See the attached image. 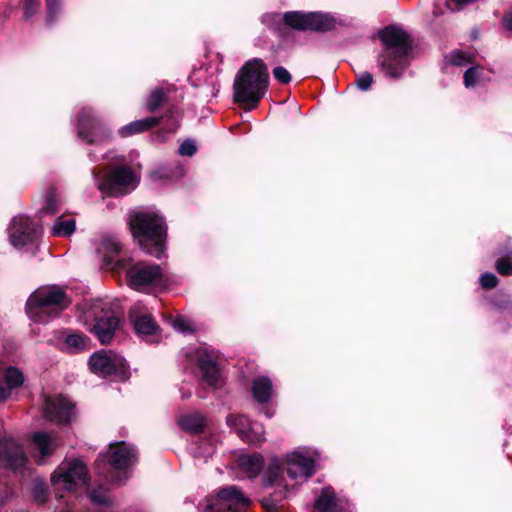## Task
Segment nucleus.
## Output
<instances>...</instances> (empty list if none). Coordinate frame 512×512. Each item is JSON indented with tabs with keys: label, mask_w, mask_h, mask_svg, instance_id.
<instances>
[{
	"label": "nucleus",
	"mask_w": 512,
	"mask_h": 512,
	"mask_svg": "<svg viewBox=\"0 0 512 512\" xmlns=\"http://www.w3.org/2000/svg\"><path fill=\"white\" fill-rule=\"evenodd\" d=\"M383 48L377 57L381 72L392 79L400 78L409 65L412 43L409 34L400 27L389 25L379 32Z\"/></svg>",
	"instance_id": "f257e3e1"
},
{
	"label": "nucleus",
	"mask_w": 512,
	"mask_h": 512,
	"mask_svg": "<svg viewBox=\"0 0 512 512\" xmlns=\"http://www.w3.org/2000/svg\"><path fill=\"white\" fill-rule=\"evenodd\" d=\"M133 239L147 254L160 258L165 251L167 224L165 218L149 210L132 211L128 216Z\"/></svg>",
	"instance_id": "f03ea898"
},
{
	"label": "nucleus",
	"mask_w": 512,
	"mask_h": 512,
	"mask_svg": "<svg viewBox=\"0 0 512 512\" xmlns=\"http://www.w3.org/2000/svg\"><path fill=\"white\" fill-rule=\"evenodd\" d=\"M269 86L268 66L260 58L246 61L238 70L233 83V100L249 104V109L257 107Z\"/></svg>",
	"instance_id": "7ed1b4c3"
},
{
	"label": "nucleus",
	"mask_w": 512,
	"mask_h": 512,
	"mask_svg": "<svg viewBox=\"0 0 512 512\" xmlns=\"http://www.w3.org/2000/svg\"><path fill=\"white\" fill-rule=\"evenodd\" d=\"M72 303L66 290L59 285L37 288L26 302V313L34 322L46 323L60 316Z\"/></svg>",
	"instance_id": "20e7f679"
},
{
	"label": "nucleus",
	"mask_w": 512,
	"mask_h": 512,
	"mask_svg": "<svg viewBox=\"0 0 512 512\" xmlns=\"http://www.w3.org/2000/svg\"><path fill=\"white\" fill-rule=\"evenodd\" d=\"M138 461V451L124 441L111 443L107 453H101L95 461V469L107 481L119 483L120 476Z\"/></svg>",
	"instance_id": "39448f33"
},
{
	"label": "nucleus",
	"mask_w": 512,
	"mask_h": 512,
	"mask_svg": "<svg viewBox=\"0 0 512 512\" xmlns=\"http://www.w3.org/2000/svg\"><path fill=\"white\" fill-rule=\"evenodd\" d=\"M77 137L89 145H102L112 140V131L90 107L82 108L76 116Z\"/></svg>",
	"instance_id": "423d86ee"
},
{
	"label": "nucleus",
	"mask_w": 512,
	"mask_h": 512,
	"mask_svg": "<svg viewBox=\"0 0 512 512\" xmlns=\"http://www.w3.org/2000/svg\"><path fill=\"white\" fill-rule=\"evenodd\" d=\"M88 365L90 371L101 378L126 381L130 377L126 360L112 351L94 352L89 358Z\"/></svg>",
	"instance_id": "0eeeda50"
},
{
	"label": "nucleus",
	"mask_w": 512,
	"mask_h": 512,
	"mask_svg": "<svg viewBox=\"0 0 512 512\" xmlns=\"http://www.w3.org/2000/svg\"><path fill=\"white\" fill-rule=\"evenodd\" d=\"M127 283L137 292L150 293L165 284L163 269L158 264L138 262L128 268Z\"/></svg>",
	"instance_id": "6e6552de"
},
{
	"label": "nucleus",
	"mask_w": 512,
	"mask_h": 512,
	"mask_svg": "<svg viewBox=\"0 0 512 512\" xmlns=\"http://www.w3.org/2000/svg\"><path fill=\"white\" fill-rule=\"evenodd\" d=\"M288 27L298 31L326 33L336 28V19L326 13L288 11L282 16Z\"/></svg>",
	"instance_id": "1a4fd4ad"
},
{
	"label": "nucleus",
	"mask_w": 512,
	"mask_h": 512,
	"mask_svg": "<svg viewBox=\"0 0 512 512\" xmlns=\"http://www.w3.org/2000/svg\"><path fill=\"white\" fill-rule=\"evenodd\" d=\"M250 499L242 490L230 485L221 488L214 500L209 501L204 512H248Z\"/></svg>",
	"instance_id": "9d476101"
},
{
	"label": "nucleus",
	"mask_w": 512,
	"mask_h": 512,
	"mask_svg": "<svg viewBox=\"0 0 512 512\" xmlns=\"http://www.w3.org/2000/svg\"><path fill=\"white\" fill-rule=\"evenodd\" d=\"M119 324V315L111 307L104 305L99 313H95V323L90 332L97 337L101 344H109L114 338Z\"/></svg>",
	"instance_id": "9b49d317"
},
{
	"label": "nucleus",
	"mask_w": 512,
	"mask_h": 512,
	"mask_svg": "<svg viewBox=\"0 0 512 512\" xmlns=\"http://www.w3.org/2000/svg\"><path fill=\"white\" fill-rule=\"evenodd\" d=\"M4 425L0 420V466L13 471L20 470L27 462L23 447L12 438L3 437Z\"/></svg>",
	"instance_id": "f8f14e48"
},
{
	"label": "nucleus",
	"mask_w": 512,
	"mask_h": 512,
	"mask_svg": "<svg viewBox=\"0 0 512 512\" xmlns=\"http://www.w3.org/2000/svg\"><path fill=\"white\" fill-rule=\"evenodd\" d=\"M74 404L62 395L48 396L43 405V415L54 423H70L73 416Z\"/></svg>",
	"instance_id": "ddd939ff"
},
{
	"label": "nucleus",
	"mask_w": 512,
	"mask_h": 512,
	"mask_svg": "<svg viewBox=\"0 0 512 512\" xmlns=\"http://www.w3.org/2000/svg\"><path fill=\"white\" fill-rule=\"evenodd\" d=\"M38 236V229L31 218L16 216L9 227L10 242L15 247H23L32 243Z\"/></svg>",
	"instance_id": "4468645a"
},
{
	"label": "nucleus",
	"mask_w": 512,
	"mask_h": 512,
	"mask_svg": "<svg viewBox=\"0 0 512 512\" xmlns=\"http://www.w3.org/2000/svg\"><path fill=\"white\" fill-rule=\"evenodd\" d=\"M88 480L86 465L78 459H73L66 466L59 467L58 474L52 475V481L61 482L67 489L73 485L86 484Z\"/></svg>",
	"instance_id": "2eb2a0df"
},
{
	"label": "nucleus",
	"mask_w": 512,
	"mask_h": 512,
	"mask_svg": "<svg viewBox=\"0 0 512 512\" xmlns=\"http://www.w3.org/2000/svg\"><path fill=\"white\" fill-rule=\"evenodd\" d=\"M197 367L201 371V380L216 389L220 386V369L217 361L206 351L197 353Z\"/></svg>",
	"instance_id": "dca6fc26"
},
{
	"label": "nucleus",
	"mask_w": 512,
	"mask_h": 512,
	"mask_svg": "<svg viewBox=\"0 0 512 512\" xmlns=\"http://www.w3.org/2000/svg\"><path fill=\"white\" fill-rule=\"evenodd\" d=\"M315 461L300 453H292L287 460L286 472L291 479H307L314 474Z\"/></svg>",
	"instance_id": "f3484780"
},
{
	"label": "nucleus",
	"mask_w": 512,
	"mask_h": 512,
	"mask_svg": "<svg viewBox=\"0 0 512 512\" xmlns=\"http://www.w3.org/2000/svg\"><path fill=\"white\" fill-rule=\"evenodd\" d=\"M176 91L174 85L155 87L145 101V109L149 113H155L168 105L170 96Z\"/></svg>",
	"instance_id": "a211bd4d"
},
{
	"label": "nucleus",
	"mask_w": 512,
	"mask_h": 512,
	"mask_svg": "<svg viewBox=\"0 0 512 512\" xmlns=\"http://www.w3.org/2000/svg\"><path fill=\"white\" fill-rule=\"evenodd\" d=\"M314 508L318 512H343L344 503L337 498L335 490L331 486L322 488L316 498Z\"/></svg>",
	"instance_id": "6ab92c4d"
},
{
	"label": "nucleus",
	"mask_w": 512,
	"mask_h": 512,
	"mask_svg": "<svg viewBox=\"0 0 512 512\" xmlns=\"http://www.w3.org/2000/svg\"><path fill=\"white\" fill-rule=\"evenodd\" d=\"M498 258L495 261V270L501 276H512V238L507 237L495 251Z\"/></svg>",
	"instance_id": "aec40b11"
},
{
	"label": "nucleus",
	"mask_w": 512,
	"mask_h": 512,
	"mask_svg": "<svg viewBox=\"0 0 512 512\" xmlns=\"http://www.w3.org/2000/svg\"><path fill=\"white\" fill-rule=\"evenodd\" d=\"M156 117L161 118L162 126L156 133L153 134V139L163 143L168 139L170 134L177 132L180 127V120L175 116L174 110L172 108H169L161 116Z\"/></svg>",
	"instance_id": "412c9836"
},
{
	"label": "nucleus",
	"mask_w": 512,
	"mask_h": 512,
	"mask_svg": "<svg viewBox=\"0 0 512 512\" xmlns=\"http://www.w3.org/2000/svg\"><path fill=\"white\" fill-rule=\"evenodd\" d=\"M252 397L259 404H266L273 397V383L268 376H258L252 381Z\"/></svg>",
	"instance_id": "4be33fe9"
},
{
	"label": "nucleus",
	"mask_w": 512,
	"mask_h": 512,
	"mask_svg": "<svg viewBox=\"0 0 512 512\" xmlns=\"http://www.w3.org/2000/svg\"><path fill=\"white\" fill-rule=\"evenodd\" d=\"M161 124V118L156 116L135 120L119 129V135L123 138L143 133Z\"/></svg>",
	"instance_id": "5701e85b"
},
{
	"label": "nucleus",
	"mask_w": 512,
	"mask_h": 512,
	"mask_svg": "<svg viewBox=\"0 0 512 512\" xmlns=\"http://www.w3.org/2000/svg\"><path fill=\"white\" fill-rule=\"evenodd\" d=\"M238 466L247 475V477L255 478L263 470L264 459L262 455L257 453L252 455H241L238 458Z\"/></svg>",
	"instance_id": "b1692460"
},
{
	"label": "nucleus",
	"mask_w": 512,
	"mask_h": 512,
	"mask_svg": "<svg viewBox=\"0 0 512 512\" xmlns=\"http://www.w3.org/2000/svg\"><path fill=\"white\" fill-rule=\"evenodd\" d=\"M179 426L182 430L190 434H200L204 431L207 425L206 418L200 413H191L182 416L178 420Z\"/></svg>",
	"instance_id": "393cba45"
},
{
	"label": "nucleus",
	"mask_w": 512,
	"mask_h": 512,
	"mask_svg": "<svg viewBox=\"0 0 512 512\" xmlns=\"http://www.w3.org/2000/svg\"><path fill=\"white\" fill-rule=\"evenodd\" d=\"M64 343L67 347V351L72 354L90 349V338L78 331L67 334Z\"/></svg>",
	"instance_id": "a878e982"
},
{
	"label": "nucleus",
	"mask_w": 512,
	"mask_h": 512,
	"mask_svg": "<svg viewBox=\"0 0 512 512\" xmlns=\"http://www.w3.org/2000/svg\"><path fill=\"white\" fill-rule=\"evenodd\" d=\"M135 176L132 169L128 166H117L111 170L107 176V181L113 186L130 185Z\"/></svg>",
	"instance_id": "bb28decb"
},
{
	"label": "nucleus",
	"mask_w": 512,
	"mask_h": 512,
	"mask_svg": "<svg viewBox=\"0 0 512 512\" xmlns=\"http://www.w3.org/2000/svg\"><path fill=\"white\" fill-rule=\"evenodd\" d=\"M134 330L138 335L151 336L160 331V328L151 315H142L134 319Z\"/></svg>",
	"instance_id": "cd10ccee"
},
{
	"label": "nucleus",
	"mask_w": 512,
	"mask_h": 512,
	"mask_svg": "<svg viewBox=\"0 0 512 512\" xmlns=\"http://www.w3.org/2000/svg\"><path fill=\"white\" fill-rule=\"evenodd\" d=\"M76 229V222L73 218L64 219L63 216L58 217L51 229V234L54 237H68L74 233Z\"/></svg>",
	"instance_id": "c85d7f7f"
},
{
	"label": "nucleus",
	"mask_w": 512,
	"mask_h": 512,
	"mask_svg": "<svg viewBox=\"0 0 512 512\" xmlns=\"http://www.w3.org/2000/svg\"><path fill=\"white\" fill-rule=\"evenodd\" d=\"M226 423L229 427L233 428L239 437H247L245 431L252 423L251 420L241 414H229L226 417Z\"/></svg>",
	"instance_id": "c756f323"
},
{
	"label": "nucleus",
	"mask_w": 512,
	"mask_h": 512,
	"mask_svg": "<svg viewBox=\"0 0 512 512\" xmlns=\"http://www.w3.org/2000/svg\"><path fill=\"white\" fill-rule=\"evenodd\" d=\"M60 211V199L54 187H50L45 194L44 205L41 213L53 216Z\"/></svg>",
	"instance_id": "7c9ffc66"
},
{
	"label": "nucleus",
	"mask_w": 512,
	"mask_h": 512,
	"mask_svg": "<svg viewBox=\"0 0 512 512\" xmlns=\"http://www.w3.org/2000/svg\"><path fill=\"white\" fill-rule=\"evenodd\" d=\"M492 309L499 312H512V299L509 294L499 291L488 299Z\"/></svg>",
	"instance_id": "2f4dec72"
},
{
	"label": "nucleus",
	"mask_w": 512,
	"mask_h": 512,
	"mask_svg": "<svg viewBox=\"0 0 512 512\" xmlns=\"http://www.w3.org/2000/svg\"><path fill=\"white\" fill-rule=\"evenodd\" d=\"M24 375L22 371H20L17 367L9 366L4 371V381L6 383L7 389H10V392L14 389L21 387L24 383Z\"/></svg>",
	"instance_id": "473e14b6"
},
{
	"label": "nucleus",
	"mask_w": 512,
	"mask_h": 512,
	"mask_svg": "<svg viewBox=\"0 0 512 512\" xmlns=\"http://www.w3.org/2000/svg\"><path fill=\"white\" fill-rule=\"evenodd\" d=\"M282 471L281 461L274 457L264 471L263 483L265 486H272L277 483Z\"/></svg>",
	"instance_id": "72a5a7b5"
},
{
	"label": "nucleus",
	"mask_w": 512,
	"mask_h": 512,
	"mask_svg": "<svg viewBox=\"0 0 512 512\" xmlns=\"http://www.w3.org/2000/svg\"><path fill=\"white\" fill-rule=\"evenodd\" d=\"M32 441L42 456H49L54 452V446L48 433L42 431L35 432Z\"/></svg>",
	"instance_id": "f704fd0d"
},
{
	"label": "nucleus",
	"mask_w": 512,
	"mask_h": 512,
	"mask_svg": "<svg viewBox=\"0 0 512 512\" xmlns=\"http://www.w3.org/2000/svg\"><path fill=\"white\" fill-rule=\"evenodd\" d=\"M282 498V492L271 494L269 496L263 497L260 500V503L265 510V512H280L279 511V502Z\"/></svg>",
	"instance_id": "c9c22d12"
},
{
	"label": "nucleus",
	"mask_w": 512,
	"mask_h": 512,
	"mask_svg": "<svg viewBox=\"0 0 512 512\" xmlns=\"http://www.w3.org/2000/svg\"><path fill=\"white\" fill-rule=\"evenodd\" d=\"M247 437H240L244 442L249 444H259L264 441V430L262 427L258 430L253 423L245 431Z\"/></svg>",
	"instance_id": "e433bc0d"
},
{
	"label": "nucleus",
	"mask_w": 512,
	"mask_h": 512,
	"mask_svg": "<svg viewBox=\"0 0 512 512\" xmlns=\"http://www.w3.org/2000/svg\"><path fill=\"white\" fill-rule=\"evenodd\" d=\"M14 497L13 486L6 481H0V508L8 504Z\"/></svg>",
	"instance_id": "4c0bfd02"
},
{
	"label": "nucleus",
	"mask_w": 512,
	"mask_h": 512,
	"mask_svg": "<svg viewBox=\"0 0 512 512\" xmlns=\"http://www.w3.org/2000/svg\"><path fill=\"white\" fill-rule=\"evenodd\" d=\"M40 0H22L23 17L25 20L31 19L40 9Z\"/></svg>",
	"instance_id": "58836bf2"
},
{
	"label": "nucleus",
	"mask_w": 512,
	"mask_h": 512,
	"mask_svg": "<svg viewBox=\"0 0 512 512\" xmlns=\"http://www.w3.org/2000/svg\"><path fill=\"white\" fill-rule=\"evenodd\" d=\"M472 61V57L461 50H453L449 55V62L454 66H465Z\"/></svg>",
	"instance_id": "ea45409f"
},
{
	"label": "nucleus",
	"mask_w": 512,
	"mask_h": 512,
	"mask_svg": "<svg viewBox=\"0 0 512 512\" xmlns=\"http://www.w3.org/2000/svg\"><path fill=\"white\" fill-rule=\"evenodd\" d=\"M89 496L91 501L97 505L111 506L113 504L112 499L101 488L92 490Z\"/></svg>",
	"instance_id": "a19ab883"
},
{
	"label": "nucleus",
	"mask_w": 512,
	"mask_h": 512,
	"mask_svg": "<svg viewBox=\"0 0 512 512\" xmlns=\"http://www.w3.org/2000/svg\"><path fill=\"white\" fill-rule=\"evenodd\" d=\"M46 9H47V22L48 24H52L61 9V0H46Z\"/></svg>",
	"instance_id": "79ce46f5"
},
{
	"label": "nucleus",
	"mask_w": 512,
	"mask_h": 512,
	"mask_svg": "<svg viewBox=\"0 0 512 512\" xmlns=\"http://www.w3.org/2000/svg\"><path fill=\"white\" fill-rule=\"evenodd\" d=\"M480 68L478 66H473L468 68L463 76L464 85L466 88H470L475 86L479 79Z\"/></svg>",
	"instance_id": "37998d69"
},
{
	"label": "nucleus",
	"mask_w": 512,
	"mask_h": 512,
	"mask_svg": "<svg viewBox=\"0 0 512 512\" xmlns=\"http://www.w3.org/2000/svg\"><path fill=\"white\" fill-rule=\"evenodd\" d=\"M355 84L362 91L369 90L373 84L372 74L369 72H362L357 74Z\"/></svg>",
	"instance_id": "c03bdc74"
},
{
	"label": "nucleus",
	"mask_w": 512,
	"mask_h": 512,
	"mask_svg": "<svg viewBox=\"0 0 512 512\" xmlns=\"http://www.w3.org/2000/svg\"><path fill=\"white\" fill-rule=\"evenodd\" d=\"M32 494L38 503H45L48 499V490L43 482H38L33 485Z\"/></svg>",
	"instance_id": "a18cd8bd"
},
{
	"label": "nucleus",
	"mask_w": 512,
	"mask_h": 512,
	"mask_svg": "<svg viewBox=\"0 0 512 512\" xmlns=\"http://www.w3.org/2000/svg\"><path fill=\"white\" fill-rule=\"evenodd\" d=\"M272 74H273L274 79L283 85L289 84L292 80L291 74L283 66L275 67L272 70Z\"/></svg>",
	"instance_id": "49530a36"
},
{
	"label": "nucleus",
	"mask_w": 512,
	"mask_h": 512,
	"mask_svg": "<svg viewBox=\"0 0 512 512\" xmlns=\"http://www.w3.org/2000/svg\"><path fill=\"white\" fill-rule=\"evenodd\" d=\"M480 284L484 289H493L495 288L498 283L499 279L497 276L490 272H485L480 276Z\"/></svg>",
	"instance_id": "de8ad7c7"
},
{
	"label": "nucleus",
	"mask_w": 512,
	"mask_h": 512,
	"mask_svg": "<svg viewBox=\"0 0 512 512\" xmlns=\"http://www.w3.org/2000/svg\"><path fill=\"white\" fill-rule=\"evenodd\" d=\"M178 152L182 156H193L197 152V146L191 139H186L180 145Z\"/></svg>",
	"instance_id": "09e8293b"
},
{
	"label": "nucleus",
	"mask_w": 512,
	"mask_h": 512,
	"mask_svg": "<svg viewBox=\"0 0 512 512\" xmlns=\"http://www.w3.org/2000/svg\"><path fill=\"white\" fill-rule=\"evenodd\" d=\"M102 245L108 252L114 254H118L121 251V244L113 238H105Z\"/></svg>",
	"instance_id": "8fccbe9b"
},
{
	"label": "nucleus",
	"mask_w": 512,
	"mask_h": 512,
	"mask_svg": "<svg viewBox=\"0 0 512 512\" xmlns=\"http://www.w3.org/2000/svg\"><path fill=\"white\" fill-rule=\"evenodd\" d=\"M174 326L182 332L192 331L189 324L184 320L175 321Z\"/></svg>",
	"instance_id": "3c124183"
},
{
	"label": "nucleus",
	"mask_w": 512,
	"mask_h": 512,
	"mask_svg": "<svg viewBox=\"0 0 512 512\" xmlns=\"http://www.w3.org/2000/svg\"><path fill=\"white\" fill-rule=\"evenodd\" d=\"M503 25L506 29L512 30V12L504 16Z\"/></svg>",
	"instance_id": "603ef678"
},
{
	"label": "nucleus",
	"mask_w": 512,
	"mask_h": 512,
	"mask_svg": "<svg viewBox=\"0 0 512 512\" xmlns=\"http://www.w3.org/2000/svg\"><path fill=\"white\" fill-rule=\"evenodd\" d=\"M451 2H453L456 6V8H459L461 6H464V5H468V4H471V3H474L476 2L477 0H450Z\"/></svg>",
	"instance_id": "864d4df0"
},
{
	"label": "nucleus",
	"mask_w": 512,
	"mask_h": 512,
	"mask_svg": "<svg viewBox=\"0 0 512 512\" xmlns=\"http://www.w3.org/2000/svg\"><path fill=\"white\" fill-rule=\"evenodd\" d=\"M189 397H190V393L183 395V398H189Z\"/></svg>",
	"instance_id": "5fc2aeb1"
}]
</instances>
